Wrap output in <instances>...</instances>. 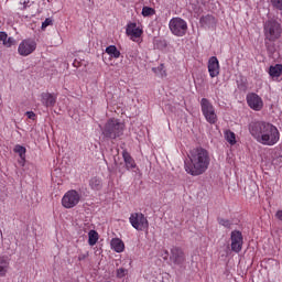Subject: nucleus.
<instances>
[{"label":"nucleus","mask_w":282,"mask_h":282,"mask_svg":"<svg viewBox=\"0 0 282 282\" xmlns=\"http://www.w3.org/2000/svg\"><path fill=\"white\" fill-rule=\"evenodd\" d=\"M249 133L263 147H274L281 140L279 128L267 121H251Z\"/></svg>","instance_id":"nucleus-1"},{"label":"nucleus","mask_w":282,"mask_h":282,"mask_svg":"<svg viewBox=\"0 0 282 282\" xmlns=\"http://www.w3.org/2000/svg\"><path fill=\"white\" fill-rule=\"evenodd\" d=\"M210 166V153L204 148H194L184 161V170L192 177L204 175Z\"/></svg>","instance_id":"nucleus-2"},{"label":"nucleus","mask_w":282,"mask_h":282,"mask_svg":"<svg viewBox=\"0 0 282 282\" xmlns=\"http://www.w3.org/2000/svg\"><path fill=\"white\" fill-rule=\"evenodd\" d=\"M264 44L268 52H274V43L281 39L282 28L275 19H269L263 23Z\"/></svg>","instance_id":"nucleus-3"},{"label":"nucleus","mask_w":282,"mask_h":282,"mask_svg":"<svg viewBox=\"0 0 282 282\" xmlns=\"http://www.w3.org/2000/svg\"><path fill=\"white\" fill-rule=\"evenodd\" d=\"M101 131L105 138L116 140L117 138H120L122 133H124V123H122L119 119L112 118L106 122Z\"/></svg>","instance_id":"nucleus-4"},{"label":"nucleus","mask_w":282,"mask_h":282,"mask_svg":"<svg viewBox=\"0 0 282 282\" xmlns=\"http://www.w3.org/2000/svg\"><path fill=\"white\" fill-rule=\"evenodd\" d=\"M200 109L205 120L209 124H217V112L215 111V106H213L210 100L203 98L200 100Z\"/></svg>","instance_id":"nucleus-5"},{"label":"nucleus","mask_w":282,"mask_h":282,"mask_svg":"<svg viewBox=\"0 0 282 282\" xmlns=\"http://www.w3.org/2000/svg\"><path fill=\"white\" fill-rule=\"evenodd\" d=\"M169 28L174 36H185L188 24L182 18H173L170 20Z\"/></svg>","instance_id":"nucleus-6"},{"label":"nucleus","mask_w":282,"mask_h":282,"mask_svg":"<svg viewBox=\"0 0 282 282\" xmlns=\"http://www.w3.org/2000/svg\"><path fill=\"white\" fill-rule=\"evenodd\" d=\"M78 204H80V193L76 189H69L62 197V206L64 208H75Z\"/></svg>","instance_id":"nucleus-7"},{"label":"nucleus","mask_w":282,"mask_h":282,"mask_svg":"<svg viewBox=\"0 0 282 282\" xmlns=\"http://www.w3.org/2000/svg\"><path fill=\"white\" fill-rule=\"evenodd\" d=\"M36 40L32 37L24 39L18 46V54L24 57L30 56V54H34V52H36Z\"/></svg>","instance_id":"nucleus-8"},{"label":"nucleus","mask_w":282,"mask_h":282,"mask_svg":"<svg viewBox=\"0 0 282 282\" xmlns=\"http://www.w3.org/2000/svg\"><path fill=\"white\" fill-rule=\"evenodd\" d=\"M129 221L135 230H147L149 228V220L142 213H133L130 215Z\"/></svg>","instance_id":"nucleus-9"},{"label":"nucleus","mask_w":282,"mask_h":282,"mask_svg":"<svg viewBox=\"0 0 282 282\" xmlns=\"http://www.w3.org/2000/svg\"><path fill=\"white\" fill-rule=\"evenodd\" d=\"M231 251L239 254L243 249V235L239 230H234L230 234Z\"/></svg>","instance_id":"nucleus-10"},{"label":"nucleus","mask_w":282,"mask_h":282,"mask_svg":"<svg viewBox=\"0 0 282 282\" xmlns=\"http://www.w3.org/2000/svg\"><path fill=\"white\" fill-rule=\"evenodd\" d=\"M170 261L173 265L177 268H182L186 261V256H184V251L178 247H173L171 249Z\"/></svg>","instance_id":"nucleus-11"},{"label":"nucleus","mask_w":282,"mask_h":282,"mask_svg":"<svg viewBox=\"0 0 282 282\" xmlns=\"http://www.w3.org/2000/svg\"><path fill=\"white\" fill-rule=\"evenodd\" d=\"M247 104L253 111H261V109H263V99L254 93L247 95Z\"/></svg>","instance_id":"nucleus-12"},{"label":"nucleus","mask_w":282,"mask_h":282,"mask_svg":"<svg viewBox=\"0 0 282 282\" xmlns=\"http://www.w3.org/2000/svg\"><path fill=\"white\" fill-rule=\"evenodd\" d=\"M40 100L43 107L50 108L56 105L57 97L52 93H42L40 95Z\"/></svg>","instance_id":"nucleus-13"},{"label":"nucleus","mask_w":282,"mask_h":282,"mask_svg":"<svg viewBox=\"0 0 282 282\" xmlns=\"http://www.w3.org/2000/svg\"><path fill=\"white\" fill-rule=\"evenodd\" d=\"M208 73L210 78H217L219 76V59L213 56L208 61Z\"/></svg>","instance_id":"nucleus-14"},{"label":"nucleus","mask_w":282,"mask_h":282,"mask_svg":"<svg viewBox=\"0 0 282 282\" xmlns=\"http://www.w3.org/2000/svg\"><path fill=\"white\" fill-rule=\"evenodd\" d=\"M126 32L128 36H131L132 41H135V39H140V36H142V29L135 23H130L127 26Z\"/></svg>","instance_id":"nucleus-15"},{"label":"nucleus","mask_w":282,"mask_h":282,"mask_svg":"<svg viewBox=\"0 0 282 282\" xmlns=\"http://www.w3.org/2000/svg\"><path fill=\"white\" fill-rule=\"evenodd\" d=\"M122 158L126 164L127 171H131V169H135L138 164H135V160L131 156V154L127 151H122Z\"/></svg>","instance_id":"nucleus-16"},{"label":"nucleus","mask_w":282,"mask_h":282,"mask_svg":"<svg viewBox=\"0 0 282 282\" xmlns=\"http://www.w3.org/2000/svg\"><path fill=\"white\" fill-rule=\"evenodd\" d=\"M0 42L4 47H12V45H17V40H14V37H8V33L3 31L0 32Z\"/></svg>","instance_id":"nucleus-17"},{"label":"nucleus","mask_w":282,"mask_h":282,"mask_svg":"<svg viewBox=\"0 0 282 282\" xmlns=\"http://www.w3.org/2000/svg\"><path fill=\"white\" fill-rule=\"evenodd\" d=\"M111 250L115 252H124V242L120 238H112L110 241Z\"/></svg>","instance_id":"nucleus-18"},{"label":"nucleus","mask_w":282,"mask_h":282,"mask_svg":"<svg viewBox=\"0 0 282 282\" xmlns=\"http://www.w3.org/2000/svg\"><path fill=\"white\" fill-rule=\"evenodd\" d=\"M216 21H215V17L207 14V15H203L199 19V24L202 25V28H210L213 25H215Z\"/></svg>","instance_id":"nucleus-19"},{"label":"nucleus","mask_w":282,"mask_h":282,"mask_svg":"<svg viewBox=\"0 0 282 282\" xmlns=\"http://www.w3.org/2000/svg\"><path fill=\"white\" fill-rule=\"evenodd\" d=\"M91 191H100L102 188V178L94 176L89 180Z\"/></svg>","instance_id":"nucleus-20"},{"label":"nucleus","mask_w":282,"mask_h":282,"mask_svg":"<svg viewBox=\"0 0 282 282\" xmlns=\"http://www.w3.org/2000/svg\"><path fill=\"white\" fill-rule=\"evenodd\" d=\"M282 74V65L281 64H275L274 66H270L269 68V75L271 78H279Z\"/></svg>","instance_id":"nucleus-21"},{"label":"nucleus","mask_w":282,"mask_h":282,"mask_svg":"<svg viewBox=\"0 0 282 282\" xmlns=\"http://www.w3.org/2000/svg\"><path fill=\"white\" fill-rule=\"evenodd\" d=\"M106 54L111 56V58H120V51H118V47H116V45H110L106 47Z\"/></svg>","instance_id":"nucleus-22"},{"label":"nucleus","mask_w":282,"mask_h":282,"mask_svg":"<svg viewBox=\"0 0 282 282\" xmlns=\"http://www.w3.org/2000/svg\"><path fill=\"white\" fill-rule=\"evenodd\" d=\"M88 243L89 246H96V243H98V231L90 230L88 232Z\"/></svg>","instance_id":"nucleus-23"},{"label":"nucleus","mask_w":282,"mask_h":282,"mask_svg":"<svg viewBox=\"0 0 282 282\" xmlns=\"http://www.w3.org/2000/svg\"><path fill=\"white\" fill-rule=\"evenodd\" d=\"M225 139L227 140V142H229V144H237V137L235 134V132L230 131V130H226L225 131Z\"/></svg>","instance_id":"nucleus-24"},{"label":"nucleus","mask_w":282,"mask_h":282,"mask_svg":"<svg viewBox=\"0 0 282 282\" xmlns=\"http://www.w3.org/2000/svg\"><path fill=\"white\" fill-rule=\"evenodd\" d=\"M13 151L20 155L21 160H25V147L18 144L14 147Z\"/></svg>","instance_id":"nucleus-25"},{"label":"nucleus","mask_w":282,"mask_h":282,"mask_svg":"<svg viewBox=\"0 0 282 282\" xmlns=\"http://www.w3.org/2000/svg\"><path fill=\"white\" fill-rule=\"evenodd\" d=\"M153 14H155V9L150 8V7H143V9H142L143 17H153Z\"/></svg>","instance_id":"nucleus-26"},{"label":"nucleus","mask_w":282,"mask_h":282,"mask_svg":"<svg viewBox=\"0 0 282 282\" xmlns=\"http://www.w3.org/2000/svg\"><path fill=\"white\" fill-rule=\"evenodd\" d=\"M218 224L220 226H224V228H230L232 226V223H230V220L224 218H218Z\"/></svg>","instance_id":"nucleus-27"},{"label":"nucleus","mask_w":282,"mask_h":282,"mask_svg":"<svg viewBox=\"0 0 282 282\" xmlns=\"http://www.w3.org/2000/svg\"><path fill=\"white\" fill-rule=\"evenodd\" d=\"M20 6H23L22 10H28V8L34 6V2L30 0H20Z\"/></svg>","instance_id":"nucleus-28"},{"label":"nucleus","mask_w":282,"mask_h":282,"mask_svg":"<svg viewBox=\"0 0 282 282\" xmlns=\"http://www.w3.org/2000/svg\"><path fill=\"white\" fill-rule=\"evenodd\" d=\"M271 3L278 10H282V0H271Z\"/></svg>","instance_id":"nucleus-29"},{"label":"nucleus","mask_w":282,"mask_h":282,"mask_svg":"<svg viewBox=\"0 0 282 282\" xmlns=\"http://www.w3.org/2000/svg\"><path fill=\"white\" fill-rule=\"evenodd\" d=\"M7 268L8 265H6V262H2V264H0V276H6V273L8 272Z\"/></svg>","instance_id":"nucleus-30"},{"label":"nucleus","mask_w":282,"mask_h":282,"mask_svg":"<svg viewBox=\"0 0 282 282\" xmlns=\"http://www.w3.org/2000/svg\"><path fill=\"white\" fill-rule=\"evenodd\" d=\"M52 25V19L46 18L45 21L42 23V30H45V28Z\"/></svg>","instance_id":"nucleus-31"},{"label":"nucleus","mask_w":282,"mask_h":282,"mask_svg":"<svg viewBox=\"0 0 282 282\" xmlns=\"http://www.w3.org/2000/svg\"><path fill=\"white\" fill-rule=\"evenodd\" d=\"M126 274H127V270H124L123 268L117 270V276L119 279H122V276H124Z\"/></svg>","instance_id":"nucleus-32"},{"label":"nucleus","mask_w":282,"mask_h":282,"mask_svg":"<svg viewBox=\"0 0 282 282\" xmlns=\"http://www.w3.org/2000/svg\"><path fill=\"white\" fill-rule=\"evenodd\" d=\"M87 257H89V252L79 253L78 261H85V259H87Z\"/></svg>","instance_id":"nucleus-33"},{"label":"nucleus","mask_w":282,"mask_h":282,"mask_svg":"<svg viewBox=\"0 0 282 282\" xmlns=\"http://www.w3.org/2000/svg\"><path fill=\"white\" fill-rule=\"evenodd\" d=\"M26 116L29 120H34V118H36V113H34V111H26Z\"/></svg>","instance_id":"nucleus-34"},{"label":"nucleus","mask_w":282,"mask_h":282,"mask_svg":"<svg viewBox=\"0 0 282 282\" xmlns=\"http://www.w3.org/2000/svg\"><path fill=\"white\" fill-rule=\"evenodd\" d=\"M275 217L276 219H280V221H282V210H278Z\"/></svg>","instance_id":"nucleus-35"},{"label":"nucleus","mask_w":282,"mask_h":282,"mask_svg":"<svg viewBox=\"0 0 282 282\" xmlns=\"http://www.w3.org/2000/svg\"><path fill=\"white\" fill-rule=\"evenodd\" d=\"M161 69H164L163 64H161L158 68H153V72H160Z\"/></svg>","instance_id":"nucleus-36"},{"label":"nucleus","mask_w":282,"mask_h":282,"mask_svg":"<svg viewBox=\"0 0 282 282\" xmlns=\"http://www.w3.org/2000/svg\"><path fill=\"white\" fill-rule=\"evenodd\" d=\"M163 278L169 279V273H164Z\"/></svg>","instance_id":"nucleus-37"},{"label":"nucleus","mask_w":282,"mask_h":282,"mask_svg":"<svg viewBox=\"0 0 282 282\" xmlns=\"http://www.w3.org/2000/svg\"><path fill=\"white\" fill-rule=\"evenodd\" d=\"M280 160H282V156H280Z\"/></svg>","instance_id":"nucleus-38"},{"label":"nucleus","mask_w":282,"mask_h":282,"mask_svg":"<svg viewBox=\"0 0 282 282\" xmlns=\"http://www.w3.org/2000/svg\"><path fill=\"white\" fill-rule=\"evenodd\" d=\"M0 100H1V96H0Z\"/></svg>","instance_id":"nucleus-39"}]
</instances>
